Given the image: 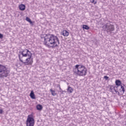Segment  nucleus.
<instances>
[{"mask_svg":"<svg viewBox=\"0 0 126 126\" xmlns=\"http://www.w3.org/2000/svg\"><path fill=\"white\" fill-rule=\"evenodd\" d=\"M42 39L44 41V45L48 48H55L60 44L59 37L54 34H45Z\"/></svg>","mask_w":126,"mask_h":126,"instance_id":"obj_1","label":"nucleus"},{"mask_svg":"<svg viewBox=\"0 0 126 126\" xmlns=\"http://www.w3.org/2000/svg\"><path fill=\"white\" fill-rule=\"evenodd\" d=\"M73 72L79 76H85L87 74V69L83 65L76 64L73 69Z\"/></svg>","mask_w":126,"mask_h":126,"instance_id":"obj_2","label":"nucleus"},{"mask_svg":"<svg viewBox=\"0 0 126 126\" xmlns=\"http://www.w3.org/2000/svg\"><path fill=\"white\" fill-rule=\"evenodd\" d=\"M10 71L5 66L0 65V78H4L9 75Z\"/></svg>","mask_w":126,"mask_h":126,"instance_id":"obj_3","label":"nucleus"},{"mask_svg":"<svg viewBox=\"0 0 126 126\" xmlns=\"http://www.w3.org/2000/svg\"><path fill=\"white\" fill-rule=\"evenodd\" d=\"M31 55H32V54L29 50H28V49H24L23 51L20 52L18 57L20 62L21 63H23V60H22L21 59H22L23 57H29V56H31Z\"/></svg>","mask_w":126,"mask_h":126,"instance_id":"obj_4","label":"nucleus"},{"mask_svg":"<svg viewBox=\"0 0 126 126\" xmlns=\"http://www.w3.org/2000/svg\"><path fill=\"white\" fill-rule=\"evenodd\" d=\"M103 28L105 29V31H106L107 32H111L115 30V27L114 25L112 24L111 22H108L106 24L103 26Z\"/></svg>","mask_w":126,"mask_h":126,"instance_id":"obj_5","label":"nucleus"},{"mask_svg":"<svg viewBox=\"0 0 126 126\" xmlns=\"http://www.w3.org/2000/svg\"><path fill=\"white\" fill-rule=\"evenodd\" d=\"M35 125V120L33 116L29 115L26 120V126H34Z\"/></svg>","mask_w":126,"mask_h":126,"instance_id":"obj_6","label":"nucleus"},{"mask_svg":"<svg viewBox=\"0 0 126 126\" xmlns=\"http://www.w3.org/2000/svg\"><path fill=\"white\" fill-rule=\"evenodd\" d=\"M23 63H27L28 65H32L33 63V59L32 58V55L28 57V58L26 59V62H23Z\"/></svg>","mask_w":126,"mask_h":126,"instance_id":"obj_7","label":"nucleus"},{"mask_svg":"<svg viewBox=\"0 0 126 126\" xmlns=\"http://www.w3.org/2000/svg\"><path fill=\"white\" fill-rule=\"evenodd\" d=\"M124 86H125V85H123L121 86L117 87L118 91V92H117V94L118 95H123V94L125 93V87H124Z\"/></svg>","mask_w":126,"mask_h":126,"instance_id":"obj_8","label":"nucleus"},{"mask_svg":"<svg viewBox=\"0 0 126 126\" xmlns=\"http://www.w3.org/2000/svg\"><path fill=\"white\" fill-rule=\"evenodd\" d=\"M109 90L113 94H118V87L111 86L109 88Z\"/></svg>","mask_w":126,"mask_h":126,"instance_id":"obj_9","label":"nucleus"},{"mask_svg":"<svg viewBox=\"0 0 126 126\" xmlns=\"http://www.w3.org/2000/svg\"><path fill=\"white\" fill-rule=\"evenodd\" d=\"M115 84L117 86V87H119V86H122L123 85H124V84L122 83V82L120 80H116L115 81Z\"/></svg>","mask_w":126,"mask_h":126,"instance_id":"obj_10","label":"nucleus"},{"mask_svg":"<svg viewBox=\"0 0 126 126\" xmlns=\"http://www.w3.org/2000/svg\"><path fill=\"white\" fill-rule=\"evenodd\" d=\"M62 33V35H63L64 37H67V36L69 35V32H67V31L66 30L63 31Z\"/></svg>","mask_w":126,"mask_h":126,"instance_id":"obj_11","label":"nucleus"},{"mask_svg":"<svg viewBox=\"0 0 126 126\" xmlns=\"http://www.w3.org/2000/svg\"><path fill=\"white\" fill-rule=\"evenodd\" d=\"M25 5L23 4H21L19 6V8L20 10H25Z\"/></svg>","mask_w":126,"mask_h":126,"instance_id":"obj_12","label":"nucleus"},{"mask_svg":"<svg viewBox=\"0 0 126 126\" xmlns=\"http://www.w3.org/2000/svg\"><path fill=\"white\" fill-rule=\"evenodd\" d=\"M30 97L32 98V99H36L35 94H34V92H33V91H32L30 93Z\"/></svg>","mask_w":126,"mask_h":126,"instance_id":"obj_13","label":"nucleus"},{"mask_svg":"<svg viewBox=\"0 0 126 126\" xmlns=\"http://www.w3.org/2000/svg\"><path fill=\"white\" fill-rule=\"evenodd\" d=\"M67 91H68V92H69V93H72L73 91V89H72V88H71V87L68 86L67 89Z\"/></svg>","mask_w":126,"mask_h":126,"instance_id":"obj_14","label":"nucleus"},{"mask_svg":"<svg viewBox=\"0 0 126 126\" xmlns=\"http://www.w3.org/2000/svg\"><path fill=\"white\" fill-rule=\"evenodd\" d=\"M50 92H51V94L52 96H56L57 95V93H56V91L53 90V89H51L50 90Z\"/></svg>","mask_w":126,"mask_h":126,"instance_id":"obj_15","label":"nucleus"},{"mask_svg":"<svg viewBox=\"0 0 126 126\" xmlns=\"http://www.w3.org/2000/svg\"><path fill=\"white\" fill-rule=\"evenodd\" d=\"M36 109L38 111H40V110H42V109H43V106H42V105L41 104H38L36 106Z\"/></svg>","mask_w":126,"mask_h":126,"instance_id":"obj_16","label":"nucleus"},{"mask_svg":"<svg viewBox=\"0 0 126 126\" xmlns=\"http://www.w3.org/2000/svg\"><path fill=\"white\" fill-rule=\"evenodd\" d=\"M26 20L28 21V22H29L30 24H31L32 25H33V22H32V21H31V19H30V18L27 17L26 19Z\"/></svg>","mask_w":126,"mask_h":126,"instance_id":"obj_17","label":"nucleus"},{"mask_svg":"<svg viewBox=\"0 0 126 126\" xmlns=\"http://www.w3.org/2000/svg\"><path fill=\"white\" fill-rule=\"evenodd\" d=\"M82 28L83 29H85L86 30H89L90 29L89 27L86 25H83Z\"/></svg>","mask_w":126,"mask_h":126,"instance_id":"obj_18","label":"nucleus"},{"mask_svg":"<svg viewBox=\"0 0 126 126\" xmlns=\"http://www.w3.org/2000/svg\"><path fill=\"white\" fill-rule=\"evenodd\" d=\"M92 3H94V4H96L97 3V0H90Z\"/></svg>","mask_w":126,"mask_h":126,"instance_id":"obj_19","label":"nucleus"},{"mask_svg":"<svg viewBox=\"0 0 126 126\" xmlns=\"http://www.w3.org/2000/svg\"><path fill=\"white\" fill-rule=\"evenodd\" d=\"M104 79H105V80H108V79H109V77H108L107 76H104Z\"/></svg>","mask_w":126,"mask_h":126,"instance_id":"obj_20","label":"nucleus"},{"mask_svg":"<svg viewBox=\"0 0 126 126\" xmlns=\"http://www.w3.org/2000/svg\"><path fill=\"white\" fill-rule=\"evenodd\" d=\"M60 92L62 94H63V92H64V91H63L62 90H60Z\"/></svg>","mask_w":126,"mask_h":126,"instance_id":"obj_21","label":"nucleus"},{"mask_svg":"<svg viewBox=\"0 0 126 126\" xmlns=\"http://www.w3.org/2000/svg\"><path fill=\"white\" fill-rule=\"evenodd\" d=\"M3 112V110H2V109H0V114H2Z\"/></svg>","mask_w":126,"mask_h":126,"instance_id":"obj_22","label":"nucleus"},{"mask_svg":"<svg viewBox=\"0 0 126 126\" xmlns=\"http://www.w3.org/2000/svg\"><path fill=\"white\" fill-rule=\"evenodd\" d=\"M58 87H59L60 90H62V88H61V85H58Z\"/></svg>","mask_w":126,"mask_h":126,"instance_id":"obj_23","label":"nucleus"},{"mask_svg":"<svg viewBox=\"0 0 126 126\" xmlns=\"http://www.w3.org/2000/svg\"><path fill=\"white\" fill-rule=\"evenodd\" d=\"M2 37H3V35L0 33V38H2Z\"/></svg>","mask_w":126,"mask_h":126,"instance_id":"obj_24","label":"nucleus"}]
</instances>
